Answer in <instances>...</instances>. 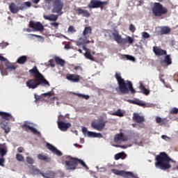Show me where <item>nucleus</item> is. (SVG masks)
<instances>
[{
    "label": "nucleus",
    "instance_id": "1",
    "mask_svg": "<svg viewBox=\"0 0 178 178\" xmlns=\"http://www.w3.org/2000/svg\"><path fill=\"white\" fill-rule=\"evenodd\" d=\"M115 77L118 81V90L121 94H129L131 91V94H136V90L133 88V83L131 81L127 80L124 81L120 73L115 72Z\"/></svg>",
    "mask_w": 178,
    "mask_h": 178
},
{
    "label": "nucleus",
    "instance_id": "2",
    "mask_svg": "<svg viewBox=\"0 0 178 178\" xmlns=\"http://www.w3.org/2000/svg\"><path fill=\"white\" fill-rule=\"evenodd\" d=\"M156 161L155 166L157 169L168 170L172 168L170 162H173V160L165 152H161L159 155H157Z\"/></svg>",
    "mask_w": 178,
    "mask_h": 178
},
{
    "label": "nucleus",
    "instance_id": "3",
    "mask_svg": "<svg viewBox=\"0 0 178 178\" xmlns=\"http://www.w3.org/2000/svg\"><path fill=\"white\" fill-rule=\"evenodd\" d=\"M66 158L67 159H68L65 161V169L67 170H75L79 163L86 169H88V166H87V165L83 161V160L77 158H73L70 156H67Z\"/></svg>",
    "mask_w": 178,
    "mask_h": 178
},
{
    "label": "nucleus",
    "instance_id": "4",
    "mask_svg": "<svg viewBox=\"0 0 178 178\" xmlns=\"http://www.w3.org/2000/svg\"><path fill=\"white\" fill-rule=\"evenodd\" d=\"M38 86H42V87H51L49 81H48L45 78H35L29 79L26 81V87L32 88L33 90L37 88Z\"/></svg>",
    "mask_w": 178,
    "mask_h": 178
},
{
    "label": "nucleus",
    "instance_id": "5",
    "mask_svg": "<svg viewBox=\"0 0 178 178\" xmlns=\"http://www.w3.org/2000/svg\"><path fill=\"white\" fill-rule=\"evenodd\" d=\"M152 12L155 17H162V16L168 13V8L163 6L161 3L154 2L152 8Z\"/></svg>",
    "mask_w": 178,
    "mask_h": 178
},
{
    "label": "nucleus",
    "instance_id": "6",
    "mask_svg": "<svg viewBox=\"0 0 178 178\" xmlns=\"http://www.w3.org/2000/svg\"><path fill=\"white\" fill-rule=\"evenodd\" d=\"M112 35L113 36L114 41H116L118 44H133L134 42V38L131 36H127L126 38H122V36L119 35V32L118 31H114L112 33Z\"/></svg>",
    "mask_w": 178,
    "mask_h": 178
},
{
    "label": "nucleus",
    "instance_id": "7",
    "mask_svg": "<svg viewBox=\"0 0 178 178\" xmlns=\"http://www.w3.org/2000/svg\"><path fill=\"white\" fill-rule=\"evenodd\" d=\"M112 173L114 175H116L117 176H121V177L124 178H138V176L137 174H134L133 172L130 171H124V170H120L118 169H112L111 170Z\"/></svg>",
    "mask_w": 178,
    "mask_h": 178
},
{
    "label": "nucleus",
    "instance_id": "8",
    "mask_svg": "<svg viewBox=\"0 0 178 178\" xmlns=\"http://www.w3.org/2000/svg\"><path fill=\"white\" fill-rule=\"evenodd\" d=\"M108 1H102L101 0H91L88 5V9H100L102 10L104 6L108 5Z\"/></svg>",
    "mask_w": 178,
    "mask_h": 178
},
{
    "label": "nucleus",
    "instance_id": "9",
    "mask_svg": "<svg viewBox=\"0 0 178 178\" xmlns=\"http://www.w3.org/2000/svg\"><path fill=\"white\" fill-rule=\"evenodd\" d=\"M0 62H3L6 67V70H10V72H13V70H16V69L17 68V65L10 63L6 58L2 56H0ZM2 69H3V66L0 65V70H2Z\"/></svg>",
    "mask_w": 178,
    "mask_h": 178
},
{
    "label": "nucleus",
    "instance_id": "10",
    "mask_svg": "<svg viewBox=\"0 0 178 178\" xmlns=\"http://www.w3.org/2000/svg\"><path fill=\"white\" fill-rule=\"evenodd\" d=\"M63 1L62 0H55L53 3L52 13H60V16L63 15Z\"/></svg>",
    "mask_w": 178,
    "mask_h": 178
},
{
    "label": "nucleus",
    "instance_id": "11",
    "mask_svg": "<svg viewBox=\"0 0 178 178\" xmlns=\"http://www.w3.org/2000/svg\"><path fill=\"white\" fill-rule=\"evenodd\" d=\"M22 129L24 131H31L33 134H35V136H41V133L37 130V129L31 127V123L29 122V121H25L24 124L22 125Z\"/></svg>",
    "mask_w": 178,
    "mask_h": 178
},
{
    "label": "nucleus",
    "instance_id": "12",
    "mask_svg": "<svg viewBox=\"0 0 178 178\" xmlns=\"http://www.w3.org/2000/svg\"><path fill=\"white\" fill-rule=\"evenodd\" d=\"M29 27L33 29L35 31H44V26L40 22L30 21Z\"/></svg>",
    "mask_w": 178,
    "mask_h": 178
},
{
    "label": "nucleus",
    "instance_id": "13",
    "mask_svg": "<svg viewBox=\"0 0 178 178\" xmlns=\"http://www.w3.org/2000/svg\"><path fill=\"white\" fill-rule=\"evenodd\" d=\"M106 124V122H97L95 121H93L91 123V126H92V129H94L95 130H97V131H102L104 130V129L105 128Z\"/></svg>",
    "mask_w": 178,
    "mask_h": 178
},
{
    "label": "nucleus",
    "instance_id": "14",
    "mask_svg": "<svg viewBox=\"0 0 178 178\" xmlns=\"http://www.w3.org/2000/svg\"><path fill=\"white\" fill-rule=\"evenodd\" d=\"M29 74L34 76L35 79H45L44 75L40 72L37 66H34L33 69L29 70Z\"/></svg>",
    "mask_w": 178,
    "mask_h": 178
},
{
    "label": "nucleus",
    "instance_id": "15",
    "mask_svg": "<svg viewBox=\"0 0 178 178\" xmlns=\"http://www.w3.org/2000/svg\"><path fill=\"white\" fill-rule=\"evenodd\" d=\"M57 124L58 126V129L61 131H67V129H70V127H72V124H70V122H65L63 121H57Z\"/></svg>",
    "mask_w": 178,
    "mask_h": 178
},
{
    "label": "nucleus",
    "instance_id": "16",
    "mask_svg": "<svg viewBox=\"0 0 178 178\" xmlns=\"http://www.w3.org/2000/svg\"><path fill=\"white\" fill-rule=\"evenodd\" d=\"M46 147L47 149L51 151L55 155H57V156H62V155H63V154H62V152H60L59 149H57V148L55 147V146L52 145L50 143H47Z\"/></svg>",
    "mask_w": 178,
    "mask_h": 178
},
{
    "label": "nucleus",
    "instance_id": "17",
    "mask_svg": "<svg viewBox=\"0 0 178 178\" xmlns=\"http://www.w3.org/2000/svg\"><path fill=\"white\" fill-rule=\"evenodd\" d=\"M153 52L156 56H163V55H167L168 54L166 50H163L158 46L153 47Z\"/></svg>",
    "mask_w": 178,
    "mask_h": 178
},
{
    "label": "nucleus",
    "instance_id": "18",
    "mask_svg": "<svg viewBox=\"0 0 178 178\" xmlns=\"http://www.w3.org/2000/svg\"><path fill=\"white\" fill-rule=\"evenodd\" d=\"M66 79L69 81H72V83H79L80 81V75L68 74L66 75Z\"/></svg>",
    "mask_w": 178,
    "mask_h": 178
},
{
    "label": "nucleus",
    "instance_id": "19",
    "mask_svg": "<svg viewBox=\"0 0 178 178\" xmlns=\"http://www.w3.org/2000/svg\"><path fill=\"white\" fill-rule=\"evenodd\" d=\"M161 66H169L172 65V58L170 54H168L164 57V60L160 61Z\"/></svg>",
    "mask_w": 178,
    "mask_h": 178
},
{
    "label": "nucleus",
    "instance_id": "20",
    "mask_svg": "<svg viewBox=\"0 0 178 178\" xmlns=\"http://www.w3.org/2000/svg\"><path fill=\"white\" fill-rule=\"evenodd\" d=\"M76 12L78 15L80 16V15H82L83 17H90L91 16V14L90 13V12H88V10H83L81 8H78L76 10Z\"/></svg>",
    "mask_w": 178,
    "mask_h": 178
},
{
    "label": "nucleus",
    "instance_id": "21",
    "mask_svg": "<svg viewBox=\"0 0 178 178\" xmlns=\"http://www.w3.org/2000/svg\"><path fill=\"white\" fill-rule=\"evenodd\" d=\"M133 120L136 123H143V122H145V118L143 115H140V114L134 113L133 116Z\"/></svg>",
    "mask_w": 178,
    "mask_h": 178
},
{
    "label": "nucleus",
    "instance_id": "22",
    "mask_svg": "<svg viewBox=\"0 0 178 178\" xmlns=\"http://www.w3.org/2000/svg\"><path fill=\"white\" fill-rule=\"evenodd\" d=\"M114 141L118 143V141H127V136L120 133L115 135Z\"/></svg>",
    "mask_w": 178,
    "mask_h": 178
},
{
    "label": "nucleus",
    "instance_id": "23",
    "mask_svg": "<svg viewBox=\"0 0 178 178\" xmlns=\"http://www.w3.org/2000/svg\"><path fill=\"white\" fill-rule=\"evenodd\" d=\"M37 173H39L44 178H54V172L52 171H47L46 172L43 173L40 170L36 169Z\"/></svg>",
    "mask_w": 178,
    "mask_h": 178
},
{
    "label": "nucleus",
    "instance_id": "24",
    "mask_svg": "<svg viewBox=\"0 0 178 178\" xmlns=\"http://www.w3.org/2000/svg\"><path fill=\"white\" fill-rule=\"evenodd\" d=\"M127 101V102H129V104H134V105H138V106H146L145 102H144L138 99H136L134 100L128 99Z\"/></svg>",
    "mask_w": 178,
    "mask_h": 178
},
{
    "label": "nucleus",
    "instance_id": "25",
    "mask_svg": "<svg viewBox=\"0 0 178 178\" xmlns=\"http://www.w3.org/2000/svg\"><path fill=\"white\" fill-rule=\"evenodd\" d=\"M9 9L10 12H11V13H13L14 15L19 11V6H17L16 3L13 2L9 5Z\"/></svg>",
    "mask_w": 178,
    "mask_h": 178
},
{
    "label": "nucleus",
    "instance_id": "26",
    "mask_svg": "<svg viewBox=\"0 0 178 178\" xmlns=\"http://www.w3.org/2000/svg\"><path fill=\"white\" fill-rule=\"evenodd\" d=\"M45 20H49V22H56L58 20V15L51 14L50 15H43Z\"/></svg>",
    "mask_w": 178,
    "mask_h": 178
},
{
    "label": "nucleus",
    "instance_id": "27",
    "mask_svg": "<svg viewBox=\"0 0 178 178\" xmlns=\"http://www.w3.org/2000/svg\"><path fill=\"white\" fill-rule=\"evenodd\" d=\"M1 128L5 131V134H8L10 131V127L8 122L3 120L1 123Z\"/></svg>",
    "mask_w": 178,
    "mask_h": 178
},
{
    "label": "nucleus",
    "instance_id": "28",
    "mask_svg": "<svg viewBox=\"0 0 178 178\" xmlns=\"http://www.w3.org/2000/svg\"><path fill=\"white\" fill-rule=\"evenodd\" d=\"M168 122H169L168 118H162L159 117V116L156 117V123H158L161 126H163V124H168Z\"/></svg>",
    "mask_w": 178,
    "mask_h": 178
},
{
    "label": "nucleus",
    "instance_id": "29",
    "mask_svg": "<svg viewBox=\"0 0 178 178\" xmlns=\"http://www.w3.org/2000/svg\"><path fill=\"white\" fill-rule=\"evenodd\" d=\"M0 116H1L2 119H4V120H10L12 119V114L9 113H5L3 111H0Z\"/></svg>",
    "mask_w": 178,
    "mask_h": 178
},
{
    "label": "nucleus",
    "instance_id": "30",
    "mask_svg": "<svg viewBox=\"0 0 178 178\" xmlns=\"http://www.w3.org/2000/svg\"><path fill=\"white\" fill-rule=\"evenodd\" d=\"M38 159L40 161H44V162H51V157L44 155V154H40L38 155Z\"/></svg>",
    "mask_w": 178,
    "mask_h": 178
},
{
    "label": "nucleus",
    "instance_id": "31",
    "mask_svg": "<svg viewBox=\"0 0 178 178\" xmlns=\"http://www.w3.org/2000/svg\"><path fill=\"white\" fill-rule=\"evenodd\" d=\"M91 33H92V29L91 26H86L83 31V35L85 38H87V35H88V34H91Z\"/></svg>",
    "mask_w": 178,
    "mask_h": 178
},
{
    "label": "nucleus",
    "instance_id": "32",
    "mask_svg": "<svg viewBox=\"0 0 178 178\" xmlns=\"http://www.w3.org/2000/svg\"><path fill=\"white\" fill-rule=\"evenodd\" d=\"M27 62V56H21L17 60V63L19 65H24Z\"/></svg>",
    "mask_w": 178,
    "mask_h": 178
},
{
    "label": "nucleus",
    "instance_id": "33",
    "mask_svg": "<svg viewBox=\"0 0 178 178\" xmlns=\"http://www.w3.org/2000/svg\"><path fill=\"white\" fill-rule=\"evenodd\" d=\"M139 88L140 90V92H143V94H144L145 95H149V90L146 89L145 86L143 85V83H140Z\"/></svg>",
    "mask_w": 178,
    "mask_h": 178
},
{
    "label": "nucleus",
    "instance_id": "34",
    "mask_svg": "<svg viewBox=\"0 0 178 178\" xmlns=\"http://www.w3.org/2000/svg\"><path fill=\"white\" fill-rule=\"evenodd\" d=\"M54 60H55L56 65H60V66H61L62 67H63V66H65V60H63L58 56H56L54 58Z\"/></svg>",
    "mask_w": 178,
    "mask_h": 178
},
{
    "label": "nucleus",
    "instance_id": "35",
    "mask_svg": "<svg viewBox=\"0 0 178 178\" xmlns=\"http://www.w3.org/2000/svg\"><path fill=\"white\" fill-rule=\"evenodd\" d=\"M169 33H170V28L169 26H163L161 29L160 35H163L164 34H169Z\"/></svg>",
    "mask_w": 178,
    "mask_h": 178
},
{
    "label": "nucleus",
    "instance_id": "36",
    "mask_svg": "<svg viewBox=\"0 0 178 178\" xmlns=\"http://www.w3.org/2000/svg\"><path fill=\"white\" fill-rule=\"evenodd\" d=\"M73 95H76V97H79V98H82L83 99H90V95H88L73 92Z\"/></svg>",
    "mask_w": 178,
    "mask_h": 178
},
{
    "label": "nucleus",
    "instance_id": "37",
    "mask_svg": "<svg viewBox=\"0 0 178 178\" xmlns=\"http://www.w3.org/2000/svg\"><path fill=\"white\" fill-rule=\"evenodd\" d=\"M84 56L86 58V59H89V60H92V62L95 60L94 57H92V56L91 55L90 51H86V53L84 54Z\"/></svg>",
    "mask_w": 178,
    "mask_h": 178
},
{
    "label": "nucleus",
    "instance_id": "38",
    "mask_svg": "<svg viewBox=\"0 0 178 178\" xmlns=\"http://www.w3.org/2000/svg\"><path fill=\"white\" fill-rule=\"evenodd\" d=\"M113 116H119L120 118H122V116H124V114L122 112V110L118 109L117 111L111 114Z\"/></svg>",
    "mask_w": 178,
    "mask_h": 178
},
{
    "label": "nucleus",
    "instance_id": "39",
    "mask_svg": "<svg viewBox=\"0 0 178 178\" xmlns=\"http://www.w3.org/2000/svg\"><path fill=\"white\" fill-rule=\"evenodd\" d=\"M126 154H124V152L118 153L115 155V161H119L120 158H123V156H124Z\"/></svg>",
    "mask_w": 178,
    "mask_h": 178
},
{
    "label": "nucleus",
    "instance_id": "40",
    "mask_svg": "<svg viewBox=\"0 0 178 178\" xmlns=\"http://www.w3.org/2000/svg\"><path fill=\"white\" fill-rule=\"evenodd\" d=\"M77 31L73 26H70L67 29V33H70L71 34H74Z\"/></svg>",
    "mask_w": 178,
    "mask_h": 178
},
{
    "label": "nucleus",
    "instance_id": "41",
    "mask_svg": "<svg viewBox=\"0 0 178 178\" xmlns=\"http://www.w3.org/2000/svg\"><path fill=\"white\" fill-rule=\"evenodd\" d=\"M16 159L19 162H23V161H24V156H23V155H22L20 154H16Z\"/></svg>",
    "mask_w": 178,
    "mask_h": 178
},
{
    "label": "nucleus",
    "instance_id": "42",
    "mask_svg": "<svg viewBox=\"0 0 178 178\" xmlns=\"http://www.w3.org/2000/svg\"><path fill=\"white\" fill-rule=\"evenodd\" d=\"M124 58H126L127 60H131V62H136V58L132 56L129 55H124Z\"/></svg>",
    "mask_w": 178,
    "mask_h": 178
},
{
    "label": "nucleus",
    "instance_id": "43",
    "mask_svg": "<svg viewBox=\"0 0 178 178\" xmlns=\"http://www.w3.org/2000/svg\"><path fill=\"white\" fill-rule=\"evenodd\" d=\"M170 113H171V115H177V113H178V108H176V107L172 108L170 111Z\"/></svg>",
    "mask_w": 178,
    "mask_h": 178
},
{
    "label": "nucleus",
    "instance_id": "44",
    "mask_svg": "<svg viewBox=\"0 0 178 178\" xmlns=\"http://www.w3.org/2000/svg\"><path fill=\"white\" fill-rule=\"evenodd\" d=\"M26 162L29 165H33V163H34V159L33 158L30 157V156H27L26 157Z\"/></svg>",
    "mask_w": 178,
    "mask_h": 178
},
{
    "label": "nucleus",
    "instance_id": "45",
    "mask_svg": "<svg viewBox=\"0 0 178 178\" xmlns=\"http://www.w3.org/2000/svg\"><path fill=\"white\" fill-rule=\"evenodd\" d=\"M0 154L1 156H5L6 155V149L3 147H0Z\"/></svg>",
    "mask_w": 178,
    "mask_h": 178
},
{
    "label": "nucleus",
    "instance_id": "46",
    "mask_svg": "<svg viewBox=\"0 0 178 178\" xmlns=\"http://www.w3.org/2000/svg\"><path fill=\"white\" fill-rule=\"evenodd\" d=\"M87 136L88 137H92L93 138H95V132L88 131L87 132Z\"/></svg>",
    "mask_w": 178,
    "mask_h": 178
},
{
    "label": "nucleus",
    "instance_id": "47",
    "mask_svg": "<svg viewBox=\"0 0 178 178\" xmlns=\"http://www.w3.org/2000/svg\"><path fill=\"white\" fill-rule=\"evenodd\" d=\"M129 31L131 32V33H134V31H136V26L134 25H133V24H131L129 25Z\"/></svg>",
    "mask_w": 178,
    "mask_h": 178
},
{
    "label": "nucleus",
    "instance_id": "48",
    "mask_svg": "<svg viewBox=\"0 0 178 178\" xmlns=\"http://www.w3.org/2000/svg\"><path fill=\"white\" fill-rule=\"evenodd\" d=\"M49 66H51V67H55V61H54V59H50L49 60Z\"/></svg>",
    "mask_w": 178,
    "mask_h": 178
},
{
    "label": "nucleus",
    "instance_id": "49",
    "mask_svg": "<svg viewBox=\"0 0 178 178\" xmlns=\"http://www.w3.org/2000/svg\"><path fill=\"white\" fill-rule=\"evenodd\" d=\"M104 137L101 133L95 132V138H102Z\"/></svg>",
    "mask_w": 178,
    "mask_h": 178
},
{
    "label": "nucleus",
    "instance_id": "50",
    "mask_svg": "<svg viewBox=\"0 0 178 178\" xmlns=\"http://www.w3.org/2000/svg\"><path fill=\"white\" fill-rule=\"evenodd\" d=\"M142 35L143 37V38H149V33H147V32H143Z\"/></svg>",
    "mask_w": 178,
    "mask_h": 178
},
{
    "label": "nucleus",
    "instance_id": "51",
    "mask_svg": "<svg viewBox=\"0 0 178 178\" xmlns=\"http://www.w3.org/2000/svg\"><path fill=\"white\" fill-rule=\"evenodd\" d=\"M65 119H66L65 118V115H60L59 116H58V122H63V120H65Z\"/></svg>",
    "mask_w": 178,
    "mask_h": 178
},
{
    "label": "nucleus",
    "instance_id": "52",
    "mask_svg": "<svg viewBox=\"0 0 178 178\" xmlns=\"http://www.w3.org/2000/svg\"><path fill=\"white\" fill-rule=\"evenodd\" d=\"M44 97H48L49 98H51L52 97V92H48L43 94Z\"/></svg>",
    "mask_w": 178,
    "mask_h": 178
},
{
    "label": "nucleus",
    "instance_id": "53",
    "mask_svg": "<svg viewBox=\"0 0 178 178\" xmlns=\"http://www.w3.org/2000/svg\"><path fill=\"white\" fill-rule=\"evenodd\" d=\"M5 159L0 158V166H2L3 168L5 166Z\"/></svg>",
    "mask_w": 178,
    "mask_h": 178
},
{
    "label": "nucleus",
    "instance_id": "54",
    "mask_svg": "<svg viewBox=\"0 0 178 178\" xmlns=\"http://www.w3.org/2000/svg\"><path fill=\"white\" fill-rule=\"evenodd\" d=\"M51 26H53V27H55V29H58L59 27V23L58 22H53L50 24Z\"/></svg>",
    "mask_w": 178,
    "mask_h": 178
},
{
    "label": "nucleus",
    "instance_id": "55",
    "mask_svg": "<svg viewBox=\"0 0 178 178\" xmlns=\"http://www.w3.org/2000/svg\"><path fill=\"white\" fill-rule=\"evenodd\" d=\"M24 5H25V6H27L28 8H30V6H31V2L30 1L24 2Z\"/></svg>",
    "mask_w": 178,
    "mask_h": 178
},
{
    "label": "nucleus",
    "instance_id": "56",
    "mask_svg": "<svg viewBox=\"0 0 178 178\" xmlns=\"http://www.w3.org/2000/svg\"><path fill=\"white\" fill-rule=\"evenodd\" d=\"M82 133L84 134V136H86V133H88V131H87V128L86 127L82 128Z\"/></svg>",
    "mask_w": 178,
    "mask_h": 178
},
{
    "label": "nucleus",
    "instance_id": "57",
    "mask_svg": "<svg viewBox=\"0 0 178 178\" xmlns=\"http://www.w3.org/2000/svg\"><path fill=\"white\" fill-rule=\"evenodd\" d=\"M17 151L19 152V153H22L23 152V151H24V148L22 147H19L17 148Z\"/></svg>",
    "mask_w": 178,
    "mask_h": 178
},
{
    "label": "nucleus",
    "instance_id": "58",
    "mask_svg": "<svg viewBox=\"0 0 178 178\" xmlns=\"http://www.w3.org/2000/svg\"><path fill=\"white\" fill-rule=\"evenodd\" d=\"M0 47H2V48H6V47H8V43H3V44H0Z\"/></svg>",
    "mask_w": 178,
    "mask_h": 178
},
{
    "label": "nucleus",
    "instance_id": "59",
    "mask_svg": "<svg viewBox=\"0 0 178 178\" xmlns=\"http://www.w3.org/2000/svg\"><path fill=\"white\" fill-rule=\"evenodd\" d=\"M40 0H31L33 3H35V5H37L38 3H40Z\"/></svg>",
    "mask_w": 178,
    "mask_h": 178
},
{
    "label": "nucleus",
    "instance_id": "60",
    "mask_svg": "<svg viewBox=\"0 0 178 178\" xmlns=\"http://www.w3.org/2000/svg\"><path fill=\"white\" fill-rule=\"evenodd\" d=\"M65 49H70V44H66L64 47Z\"/></svg>",
    "mask_w": 178,
    "mask_h": 178
},
{
    "label": "nucleus",
    "instance_id": "61",
    "mask_svg": "<svg viewBox=\"0 0 178 178\" xmlns=\"http://www.w3.org/2000/svg\"><path fill=\"white\" fill-rule=\"evenodd\" d=\"M26 8V6L22 5L19 7V10H24V9Z\"/></svg>",
    "mask_w": 178,
    "mask_h": 178
},
{
    "label": "nucleus",
    "instance_id": "62",
    "mask_svg": "<svg viewBox=\"0 0 178 178\" xmlns=\"http://www.w3.org/2000/svg\"><path fill=\"white\" fill-rule=\"evenodd\" d=\"M83 51H86V52H89V51H90V49H88L86 46H83Z\"/></svg>",
    "mask_w": 178,
    "mask_h": 178
},
{
    "label": "nucleus",
    "instance_id": "63",
    "mask_svg": "<svg viewBox=\"0 0 178 178\" xmlns=\"http://www.w3.org/2000/svg\"><path fill=\"white\" fill-rule=\"evenodd\" d=\"M143 3H144V1L140 0V1H139V4H138V6H141L143 5Z\"/></svg>",
    "mask_w": 178,
    "mask_h": 178
},
{
    "label": "nucleus",
    "instance_id": "64",
    "mask_svg": "<svg viewBox=\"0 0 178 178\" xmlns=\"http://www.w3.org/2000/svg\"><path fill=\"white\" fill-rule=\"evenodd\" d=\"M80 66H75L74 67V70H79L80 69Z\"/></svg>",
    "mask_w": 178,
    "mask_h": 178
}]
</instances>
